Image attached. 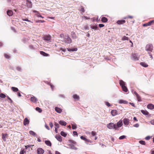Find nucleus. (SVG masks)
<instances>
[{
  "label": "nucleus",
  "mask_w": 154,
  "mask_h": 154,
  "mask_svg": "<svg viewBox=\"0 0 154 154\" xmlns=\"http://www.w3.org/2000/svg\"><path fill=\"white\" fill-rule=\"evenodd\" d=\"M119 84L121 86L123 91L125 92L128 91V89L125 86L126 84L125 82H124L123 80H119Z\"/></svg>",
  "instance_id": "1"
},
{
  "label": "nucleus",
  "mask_w": 154,
  "mask_h": 154,
  "mask_svg": "<svg viewBox=\"0 0 154 154\" xmlns=\"http://www.w3.org/2000/svg\"><path fill=\"white\" fill-rule=\"evenodd\" d=\"M153 46L152 44H148L147 45L146 47V50L149 51L150 52H152L153 50Z\"/></svg>",
  "instance_id": "2"
},
{
  "label": "nucleus",
  "mask_w": 154,
  "mask_h": 154,
  "mask_svg": "<svg viewBox=\"0 0 154 154\" xmlns=\"http://www.w3.org/2000/svg\"><path fill=\"white\" fill-rule=\"evenodd\" d=\"M122 126H107L109 129H115L116 130H119Z\"/></svg>",
  "instance_id": "3"
},
{
  "label": "nucleus",
  "mask_w": 154,
  "mask_h": 154,
  "mask_svg": "<svg viewBox=\"0 0 154 154\" xmlns=\"http://www.w3.org/2000/svg\"><path fill=\"white\" fill-rule=\"evenodd\" d=\"M44 152V150L41 148H39L37 149V152L38 154H43Z\"/></svg>",
  "instance_id": "4"
},
{
  "label": "nucleus",
  "mask_w": 154,
  "mask_h": 154,
  "mask_svg": "<svg viewBox=\"0 0 154 154\" xmlns=\"http://www.w3.org/2000/svg\"><path fill=\"white\" fill-rule=\"evenodd\" d=\"M153 23H154V20L150 21L147 23H146L143 24V26H149L151 25H152V24Z\"/></svg>",
  "instance_id": "5"
},
{
  "label": "nucleus",
  "mask_w": 154,
  "mask_h": 154,
  "mask_svg": "<svg viewBox=\"0 0 154 154\" xmlns=\"http://www.w3.org/2000/svg\"><path fill=\"white\" fill-rule=\"evenodd\" d=\"M30 101L33 103H36L38 100L34 96L30 98Z\"/></svg>",
  "instance_id": "6"
},
{
  "label": "nucleus",
  "mask_w": 154,
  "mask_h": 154,
  "mask_svg": "<svg viewBox=\"0 0 154 154\" xmlns=\"http://www.w3.org/2000/svg\"><path fill=\"white\" fill-rule=\"evenodd\" d=\"M111 113L113 116H115L118 114L117 111L116 110H112L111 112Z\"/></svg>",
  "instance_id": "7"
},
{
  "label": "nucleus",
  "mask_w": 154,
  "mask_h": 154,
  "mask_svg": "<svg viewBox=\"0 0 154 154\" xmlns=\"http://www.w3.org/2000/svg\"><path fill=\"white\" fill-rule=\"evenodd\" d=\"M8 134H2V139L4 141H6V139L8 138Z\"/></svg>",
  "instance_id": "8"
},
{
  "label": "nucleus",
  "mask_w": 154,
  "mask_h": 154,
  "mask_svg": "<svg viewBox=\"0 0 154 154\" xmlns=\"http://www.w3.org/2000/svg\"><path fill=\"white\" fill-rule=\"evenodd\" d=\"M51 38V37L50 35H45L44 37V39L47 41H50Z\"/></svg>",
  "instance_id": "9"
},
{
  "label": "nucleus",
  "mask_w": 154,
  "mask_h": 154,
  "mask_svg": "<svg viewBox=\"0 0 154 154\" xmlns=\"http://www.w3.org/2000/svg\"><path fill=\"white\" fill-rule=\"evenodd\" d=\"M123 123L125 125H128L129 123V120L128 119L125 118L124 119Z\"/></svg>",
  "instance_id": "10"
},
{
  "label": "nucleus",
  "mask_w": 154,
  "mask_h": 154,
  "mask_svg": "<svg viewBox=\"0 0 154 154\" xmlns=\"http://www.w3.org/2000/svg\"><path fill=\"white\" fill-rule=\"evenodd\" d=\"M71 37L73 39H76L77 38V36L75 33L74 32H72L71 33Z\"/></svg>",
  "instance_id": "11"
},
{
  "label": "nucleus",
  "mask_w": 154,
  "mask_h": 154,
  "mask_svg": "<svg viewBox=\"0 0 154 154\" xmlns=\"http://www.w3.org/2000/svg\"><path fill=\"white\" fill-rule=\"evenodd\" d=\"M26 4H27V6L29 8H31L32 7L31 2L28 0H26Z\"/></svg>",
  "instance_id": "12"
},
{
  "label": "nucleus",
  "mask_w": 154,
  "mask_h": 154,
  "mask_svg": "<svg viewBox=\"0 0 154 154\" xmlns=\"http://www.w3.org/2000/svg\"><path fill=\"white\" fill-rule=\"evenodd\" d=\"M29 121L27 118H26L23 121V124L24 125H28L29 123Z\"/></svg>",
  "instance_id": "13"
},
{
  "label": "nucleus",
  "mask_w": 154,
  "mask_h": 154,
  "mask_svg": "<svg viewBox=\"0 0 154 154\" xmlns=\"http://www.w3.org/2000/svg\"><path fill=\"white\" fill-rule=\"evenodd\" d=\"M66 42L67 43H70L72 42V40L69 36H68L65 40Z\"/></svg>",
  "instance_id": "14"
},
{
  "label": "nucleus",
  "mask_w": 154,
  "mask_h": 154,
  "mask_svg": "<svg viewBox=\"0 0 154 154\" xmlns=\"http://www.w3.org/2000/svg\"><path fill=\"white\" fill-rule=\"evenodd\" d=\"M125 23V21L124 20H120L117 21V23L118 24H123Z\"/></svg>",
  "instance_id": "15"
},
{
  "label": "nucleus",
  "mask_w": 154,
  "mask_h": 154,
  "mask_svg": "<svg viewBox=\"0 0 154 154\" xmlns=\"http://www.w3.org/2000/svg\"><path fill=\"white\" fill-rule=\"evenodd\" d=\"M148 109H154V105L152 104H149L147 106Z\"/></svg>",
  "instance_id": "16"
},
{
  "label": "nucleus",
  "mask_w": 154,
  "mask_h": 154,
  "mask_svg": "<svg viewBox=\"0 0 154 154\" xmlns=\"http://www.w3.org/2000/svg\"><path fill=\"white\" fill-rule=\"evenodd\" d=\"M40 54H41L45 57L49 56V54H47L43 51H40Z\"/></svg>",
  "instance_id": "17"
},
{
  "label": "nucleus",
  "mask_w": 154,
  "mask_h": 154,
  "mask_svg": "<svg viewBox=\"0 0 154 154\" xmlns=\"http://www.w3.org/2000/svg\"><path fill=\"white\" fill-rule=\"evenodd\" d=\"M119 103L120 104H126L128 103V101L123 100H120L119 101Z\"/></svg>",
  "instance_id": "18"
},
{
  "label": "nucleus",
  "mask_w": 154,
  "mask_h": 154,
  "mask_svg": "<svg viewBox=\"0 0 154 154\" xmlns=\"http://www.w3.org/2000/svg\"><path fill=\"white\" fill-rule=\"evenodd\" d=\"M141 112L143 114L145 115H148L149 114V112L146 110H141Z\"/></svg>",
  "instance_id": "19"
},
{
  "label": "nucleus",
  "mask_w": 154,
  "mask_h": 154,
  "mask_svg": "<svg viewBox=\"0 0 154 154\" xmlns=\"http://www.w3.org/2000/svg\"><path fill=\"white\" fill-rule=\"evenodd\" d=\"M55 109L57 112L59 113H61L62 111V110L61 109L57 107H55Z\"/></svg>",
  "instance_id": "20"
},
{
  "label": "nucleus",
  "mask_w": 154,
  "mask_h": 154,
  "mask_svg": "<svg viewBox=\"0 0 154 154\" xmlns=\"http://www.w3.org/2000/svg\"><path fill=\"white\" fill-rule=\"evenodd\" d=\"M29 133L30 134L34 136V137H37V135L36 134V133L34 132V131H29Z\"/></svg>",
  "instance_id": "21"
},
{
  "label": "nucleus",
  "mask_w": 154,
  "mask_h": 154,
  "mask_svg": "<svg viewBox=\"0 0 154 154\" xmlns=\"http://www.w3.org/2000/svg\"><path fill=\"white\" fill-rule=\"evenodd\" d=\"M73 98L75 100H79V97L76 94H74L73 95Z\"/></svg>",
  "instance_id": "22"
},
{
  "label": "nucleus",
  "mask_w": 154,
  "mask_h": 154,
  "mask_svg": "<svg viewBox=\"0 0 154 154\" xmlns=\"http://www.w3.org/2000/svg\"><path fill=\"white\" fill-rule=\"evenodd\" d=\"M13 14V12L11 10H8L7 11V14L10 16L12 15Z\"/></svg>",
  "instance_id": "23"
},
{
  "label": "nucleus",
  "mask_w": 154,
  "mask_h": 154,
  "mask_svg": "<svg viewBox=\"0 0 154 154\" xmlns=\"http://www.w3.org/2000/svg\"><path fill=\"white\" fill-rule=\"evenodd\" d=\"M140 64L141 66L145 67H146L148 66V65L145 62H141Z\"/></svg>",
  "instance_id": "24"
},
{
  "label": "nucleus",
  "mask_w": 154,
  "mask_h": 154,
  "mask_svg": "<svg viewBox=\"0 0 154 154\" xmlns=\"http://www.w3.org/2000/svg\"><path fill=\"white\" fill-rule=\"evenodd\" d=\"M55 138H56V139L58 140L60 142H61L62 140V139L61 138V137L60 135L58 136H56L55 137Z\"/></svg>",
  "instance_id": "25"
},
{
  "label": "nucleus",
  "mask_w": 154,
  "mask_h": 154,
  "mask_svg": "<svg viewBox=\"0 0 154 154\" xmlns=\"http://www.w3.org/2000/svg\"><path fill=\"white\" fill-rule=\"evenodd\" d=\"M59 123L61 125H66V123L63 121L60 120L59 122Z\"/></svg>",
  "instance_id": "26"
},
{
  "label": "nucleus",
  "mask_w": 154,
  "mask_h": 154,
  "mask_svg": "<svg viewBox=\"0 0 154 154\" xmlns=\"http://www.w3.org/2000/svg\"><path fill=\"white\" fill-rule=\"evenodd\" d=\"M101 21L103 22L106 23L108 19L106 17H103L101 18Z\"/></svg>",
  "instance_id": "27"
},
{
  "label": "nucleus",
  "mask_w": 154,
  "mask_h": 154,
  "mask_svg": "<svg viewBox=\"0 0 154 154\" xmlns=\"http://www.w3.org/2000/svg\"><path fill=\"white\" fill-rule=\"evenodd\" d=\"M45 143L48 146H51V142L49 140H46L45 141Z\"/></svg>",
  "instance_id": "28"
},
{
  "label": "nucleus",
  "mask_w": 154,
  "mask_h": 154,
  "mask_svg": "<svg viewBox=\"0 0 154 154\" xmlns=\"http://www.w3.org/2000/svg\"><path fill=\"white\" fill-rule=\"evenodd\" d=\"M67 50L69 51H76L77 50V48H68Z\"/></svg>",
  "instance_id": "29"
},
{
  "label": "nucleus",
  "mask_w": 154,
  "mask_h": 154,
  "mask_svg": "<svg viewBox=\"0 0 154 154\" xmlns=\"http://www.w3.org/2000/svg\"><path fill=\"white\" fill-rule=\"evenodd\" d=\"M11 90L14 92H17L18 91V89L17 88L15 87H12Z\"/></svg>",
  "instance_id": "30"
},
{
  "label": "nucleus",
  "mask_w": 154,
  "mask_h": 154,
  "mask_svg": "<svg viewBox=\"0 0 154 154\" xmlns=\"http://www.w3.org/2000/svg\"><path fill=\"white\" fill-rule=\"evenodd\" d=\"M60 134L63 136L65 137H66V135H67V134L65 132L63 131H62L61 133H60Z\"/></svg>",
  "instance_id": "31"
},
{
  "label": "nucleus",
  "mask_w": 154,
  "mask_h": 154,
  "mask_svg": "<svg viewBox=\"0 0 154 154\" xmlns=\"http://www.w3.org/2000/svg\"><path fill=\"white\" fill-rule=\"evenodd\" d=\"M133 58L136 60H138L139 59V57L136 54H133Z\"/></svg>",
  "instance_id": "32"
},
{
  "label": "nucleus",
  "mask_w": 154,
  "mask_h": 154,
  "mask_svg": "<svg viewBox=\"0 0 154 154\" xmlns=\"http://www.w3.org/2000/svg\"><path fill=\"white\" fill-rule=\"evenodd\" d=\"M5 95L3 93H1L0 94V97L2 98H5L6 97Z\"/></svg>",
  "instance_id": "33"
},
{
  "label": "nucleus",
  "mask_w": 154,
  "mask_h": 154,
  "mask_svg": "<svg viewBox=\"0 0 154 154\" xmlns=\"http://www.w3.org/2000/svg\"><path fill=\"white\" fill-rule=\"evenodd\" d=\"M35 110L38 111L39 112H42V110L41 108L38 107H37L35 108Z\"/></svg>",
  "instance_id": "34"
},
{
  "label": "nucleus",
  "mask_w": 154,
  "mask_h": 154,
  "mask_svg": "<svg viewBox=\"0 0 154 154\" xmlns=\"http://www.w3.org/2000/svg\"><path fill=\"white\" fill-rule=\"evenodd\" d=\"M129 39V38L126 36H124L122 38V40L123 41L124 40H128Z\"/></svg>",
  "instance_id": "35"
},
{
  "label": "nucleus",
  "mask_w": 154,
  "mask_h": 154,
  "mask_svg": "<svg viewBox=\"0 0 154 154\" xmlns=\"http://www.w3.org/2000/svg\"><path fill=\"white\" fill-rule=\"evenodd\" d=\"M117 125H122V120H120L117 123Z\"/></svg>",
  "instance_id": "36"
},
{
  "label": "nucleus",
  "mask_w": 154,
  "mask_h": 154,
  "mask_svg": "<svg viewBox=\"0 0 154 154\" xmlns=\"http://www.w3.org/2000/svg\"><path fill=\"white\" fill-rule=\"evenodd\" d=\"M91 28L92 29H94V30H96L97 28V25H94V26H91Z\"/></svg>",
  "instance_id": "37"
},
{
  "label": "nucleus",
  "mask_w": 154,
  "mask_h": 154,
  "mask_svg": "<svg viewBox=\"0 0 154 154\" xmlns=\"http://www.w3.org/2000/svg\"><path fill=\"white\" fill-rule=\"evenodd\" d=\"M139 143L142 145H145V142L143 140H140L139 141Z\"/></svg>",
  "instance_id": "38"
},
{
  "label": "nucleus",
  "mask_w": 154,
  "mask_h": 154,
  "mask_svg": "<svg viewBox=\"0 0 154 154\" xmlns=\"http://www.w3.org/2000/svg\"><path fill=\"white\" fill-rule=\"evenodd\" d=\"M133 18V17L132 16L129 15L127 17H125L124 19H126L127 18L132 19Z\"/></svg>",
  "instance_id": "39"
},
{
  "label": "nucleus",
  "mask_w": 154,
  "mask_h": 154,
  "mask_svg": "<svg viewBox=\"0 0 154 154\" xmlns=\"http://www.w3.org/2000/svg\"><path fill=\"white\" fill-rule=\"evenodd\" d=\"M126 137V136L125 135H122L119 137V140H122L124 139Z\"/></svg>",
  "instance_id": "40"
},
{
  "label": "nucleus",
  "mask_w": 154,
  "mask_h": 154,
  "mask_svg": "<svg viewBox=\"0 0 154 154\" xmlns=\"http://www.w3.org/2000/svg\"><path fill=\"white\" fill-rule=\"evenodd\" d=\"M56 127L55 128V131L56 133H58L57 129L59 128V126H56Z\"/></svg>",
  "instance_id": "41"
},
{
  "label": "nucleus",
  "mask_w": 154,
  "mask_h": 154,
  "mask_svg": "<svg viewBox=\"0 0 154 154\" xmlns=\"http://www.w3.org/2000/svg\"><path fill=\"white\" fill-rule=\"evenodd\" d=\"M4 56L7 59H9L10 57V56L7 54H4Z\"/></svg>",
  "instance_id": "42"
},
{
  "label": "nucleus",
  "mask_w": 154,
  "mask_h": 154,
  "mask_svg": "<svg viewBox=\"0 0 154 154\" xmlns=\"http://www.w3.org/2000/svg\"><path fill=\"white\" fill-rule=\"evenodd\" d=\"M36 15L38 17H42V18H44V17H43L40 14H38H38H36Z\"/></svg>",
  "instance_id": "43"
},
{
  "label": "nucleus",
  "mask_w": 154,
  "mask_h": 154,
  "mask_svg": "<svg viewBox=\"0 0 154 154\" xmlns=\"http://www.w3.org/2000/svg\"><path fill=\"white\" fill-rule=\"evenodd\" d=\"M81 138L82 140H85V141L87 140V139L83 136H81Z\"/></svg>",
  "instance_id": "44"
},
{
  "label": "nucleus",
  "mask_w": 154,
  "mask_h": 154,
  "mask_svg": "<svg viewBox=\"0 0 154 154\" xmlns=\"http://www.w3.org/2000/svg\"><path fill=\"white\" fill-rule=\"evenodd\" d=\"M71 148L72 149H75V150H76L77 149V148L73 146H71Z\"/></svg>",
  "instance_id": "45"
},
{
  "label": "nucleus",
  "mask_w": 154,
  "mask_h": 154,
  "mask_svg": "<svg viewBox=\"0 0 154 154\" xmlns=\"http://www.w3.org/2000/svg\"><path fill=\"white\" fill-rule=\"evenodd\" d=\"M91 134L93 136H94L96 135V133L95 132L92 131L91 132Z\"/></svg>",
  "instance_id": "46"
},
{
  "label": "nucleus",
  "mask_w": 154,
  "mask_h": 154,
  "mask_svg": "<svg viewBox=\"0 0 154 154\" xmlns=\"http://www.w3.org/2000/svg\"><path fill=\"white\" fill-rule=\"evenodd\" d=\"M99 26L101 28L104 27V25L102 24H100L99 25Z\"/></svg>",
  "instance_id": "47"
},
{
  "label": "nucleus",
  "mask_w": 154,
  "mask_h": 154,
  "mask_svg": "<svg viewBox=\"0 0 154 154\" xmlns=\"http://www.w3.org/2000/svg\"><path fill=\"white\" fill-rule=\"evenodd\" d=\"M49 85L50 86H51V87L52 89V90H53L54 88V86L52 85V84H51V83H49Z\"/></svg>",
  "instance_id": "48"
},
{
  "label": "nucleus",
  "mask_w": 154,
  "mask_h": 154,
  "mask_svg": "<svg viewBox=\"0 0 154 154\" xmlns=\"http://www.w3.org/2000/svg\"><path fill=\"white\" fill-rule=\"evenodd\" d=\"M106 104L108 107H109V106H110V104L109 102H106Z\"/></svg>",
  "instance_id": "49"
},
{
  "label": "nucleus",
  "mask_w": 154,
  "mask_h": 154,
  "mask_svg": "<svg viewBox=\"0 0 154 154\" xmlns=\"http://www.w3.org/2000/svg\"><path fill=\"white\" fill-rule=\"evenodd\" d=\"M73 134L74 135H76V136L78 135V133L76 131H73Z\"/></svg>",
  "instance_id": "50"
},
{
  "label": "nucleus",
  "mask_w": 154,
  "mask_h": 154,
  "mask_svg": "<svg viewBox=\"0 0 154 154\" xmlns=\"http://www.w3.org/2000/svg\"><path fill=\"white\" fill-rule=\"evenodd\" d=\"M37 22H40L41 23H44V22H45V21L44 20H38L37 21H36Z\"/></svg>",
  "instance_id": "51"
},
{
  "label": "nucleus",
  "mask_w": 154,
  "mask_h": 154,
  "mask_svg": "<svg viewBox=\"0 0 154 154\" xmlns=\"http://www.w3.org/2000/svg\"><path fill=\"white\" fill-rule=\"evenodd\" d=\"M80 11L83 12H84L85 11V9L83 7H82L81 8Z\"/></svg>",
  "instance_id": "52"
},
{
  "label": "nucleus",
  "mask_w": 154,
  "mask_h": 154,
  "mask_svg": "<svg viewBox=\"0 0 154 154\" xmlns=\"http://www.w3.org/2000/svg\"><path fill=\"white\" fill-rule=\"evenodd\" d=\"M25 152L23 150H22L20 152V154H25Z\"/></svg>",
  "instance_id": "53"
},
{
  "label": "nucleus",
  "mask_w": 154,
  "mask_h": 154,
  "mask_svg": "<svg viewBox=\"0 0 154 154\" xmlns=\"http://www.w3.org/2000/svg\"><path fill=\"white\" fill-rule=\"evenodd\" d=\"M150 123L154 125V119L151 120L150 122Z\"/></svg>",
  "instance_id": "54"
},
{
  "label": "nucleus",
  "mask_w": 154,
  "mask_h": 154,
  "mask_svg": "<svg viewBox=\"0 0 154 154\" xmlns=\"http://www.w3.org/2000/svg\"><path fill=\"white\" fill-rule=\"evenodd\" d=\"M8 98L10 101V102L11 103H13L12 100L8 96Z\"/></svg>",
  "instance_id": "55"
},
{
  "label": "nucleus",
  "mask_w": 154,
  "mask_h": 154,
  "mask_svg": "<svg viewBox=\"0 0 154 154\" xmlns=\"http://www.w3.org/2000/svg\"><path fill=\"white\" fill-rule=\"evenodd\" d=\"M150 138V137L149 136H147L145 137V139L146 140H149Z\"/></svg>",
  "instance_id": "56"
},
{
  "label": "nucleus",
  "mask_w": 154,
  "mask_h": 154,
  "mask_svg": "<svg viewBox=\"0 0 154 154\" xmlns=\"http://www.w3.org/2000/svg\"><path fill=\"white\" fill-rule=\"evenodd\" d=\"M134 93L136 95L137 97H138V94L136 91H134Z\"/></svg>",
  "instance_id": "57"
},
{
  "label": "nucleus",
  "mask_w": 154,
  "mask_h": 154,
  "mask_svg": "<svg viewBox=\"0 0 154 154\" xmlns=\"http://www.w3.org/2000/svg\"><path fill=\"white\" fill-rule=\"evenodd\" d=\"M60 36V37L62 38H63V37H64V35L63 33L61 34Z\"/></svg>",
  "instance_id": "58"
},
{
  "label": "nucleus",
  "mask_w": 154,
  "mask_h": 154,
  "mask_svg": "<svg viewBox=\"0 0 154 154\" xmlns=\"http://www.w3.org/2000/svg\"><path fill=\"white\" fill-rule=\"evenodd\" d=\"M72 126L73 129H75L76 128V126Z\"/></svg>",
  "instance_id": "59"
},
{
  "label": "nucleus",
  "mask_w": 154,
  "mask_h": 154,
  "mask_svg": "<svg viewBox=\"0 0 154 154\" xmlns=\"http://www.w3.org/2000/svg\"><path fill=\"white\" fill-rule=\"evenodd\" d=\"M17 94V95L19 97H21V94L20 93V92H18Z\"/></svg>",
  "instance_id": "60"
},
{
  "label": "nucleus",
  "mask_w": 154,
  "mask_h": 154,
  "mask_svg": "<svg viewBox=\"0 0 154 154\" xmlns=\"http://www.w3.org/2000/svg\"><path fill=\"white\" fill-rule=\"evenodd\" d=\"M151 154H154V149H152L151 151Z\"/></svg>",
  "instance_id": "61"
},
{
  "label": "nucleus",
  "mask_w": 154,
  "mask_h": 154,
  "mask_svg": "<svg viewBox=\"0 0 154 154\" xmlns=\"http://www.w3.org/2000/svg\"><path fill=\"white\" fill-rule=\"evenodd\" d=\"M46 128L48 130L49 129V126H45Z\"/></svg>",
  "instance_id": "62"
},
{
  "label": "nucleus",
  "mask_w": 154,
  "mask_h": 154,
  "mask_svg": "<svg viewBox=\"0 0 154 154\" xmlns=\"http://www.w3.org/2000/svg\"><path fill=\"white\" fill-rule=\"evenodd\" d=\"M55 154H60V153L58 151H55Z\"/></svg>",
  "instance_id": "63"
},
{
  "label": "nucleus",
  "mask_w": 154,
  "mask_h": 154,
  "mask_svg": "<svg viewBox=\"0 0 154 154\" xmlns=\"http://www.w3.org/2000/svg\"><path fill=\"white\" fill-rule=\"evenodd\" d=\"M17 69L19 71H20L21 70V68L19 67H17Z\"/></svg>",
  "instance_id": "64"
}]
</instances>
